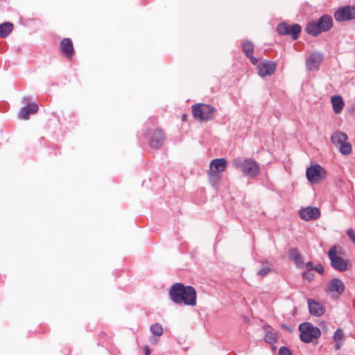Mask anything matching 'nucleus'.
Returning a JSON list of instances; mask_svg holds the SVG:
<instances>
[{
  "mask_svg": "<svg viewBox=\"0 0 355 355\" xmlns=\"http://www.w3.org/2000/svg\"><path fill=\"white\" fill-rule=\"evenodd\" d=\"M171 300L176 303H184L187 306L196 304V291L191 286H184L182 283L173 284L169 291Z\"/></svg>",
  "mask_w": 355,
  "mask_h": 355,
  "instance_id": "obj_1",
  "label": "nucleus"
},
{
  "mask_svg": "<svg viewBox=\"0 0 355 355\" xmlns=\"http://www.w3.org/2000/svg\"><path fill=\"white\" fill-rule=\"evenodd\" d=\"M347 135L342 132H335L332 134L331 137V140L332 143L335 145L341 144L347 140Z\"/></svg>",
  "mask_w": 355,
  "mask_h": 355,
  "instance_id": "obj_21",
  "label": "nucleus"
},
{
  "mask_svg": "<svg viewBox=\"0 0 355 355\" xmlns=\"http://www.w3.org/2000/svg\"><path fill=\"white\" fill-rule=\"evenodd\" d=\"M314 266H315L311 261H309L306 263V268L307 269V271L313 270Z\"/></svg>",
  "mask_w": 355,
  "mask_h": 355,
  "instance_id": "obj_33",
  "label": "nucleus"
},
{
  "mask_svg": "<svg viewBox=\"0 0 355 355\" xmlns=\"http://www.w3.org/2000/svg\"><path fill=\"white\" fill-rule=\"evenodd\" d=\"M247 58H248L250 59V62H251V63H252V64H257V62H258V59H257V58H254V57H253V55H250V56H247Z\"/></svg>",
  "mask_w": 355,
  "mask_h": 355,
  "instance_id": "obj_34",
  "label": "nucleus"
},
{
  "mask_svg": "<svg viewBox=\"0 0 355 355\" xmlns=\"http://www.w3.org/2000/svg\"><path fill=\"white\" fill-rule=\"evenodd\" d=\"M329 258L331 261V266L340 272L346 271L348 269L349 263L343 257L337 255L336 247L330 248L328 252Z\"/></svg>",
  "mask_w": 355,
  "mask_h": 355,
  "instance_id": "obj_6",
  "label": "nucleus"
},
{
  "mask_svg": "<svg viewBox=\"0 0 355 355\" xmlns=\"http://www.w3.org/2000/svg\"><path fill=\"white\" fill-rule=\"evenodd\" d=\"M151 351L148 347H144V355H150Z\"/></svg>",
  "mask_w": 355,
  "mask_h": 355,
  "instance_id": "obj_35",
  "label": "nucleus"
},
{
  "mask_svg": "<svg viewBox=\"0 0 355 355\" xmlns=\"http://www.w3.org/2000/svg\"><path fill=\"white\" fill-rule=\"evenodd\" d=\"M227 162L225 158H217L209 164V175L210 178H218V173L223 172L227 167Z\"/></svg>",
  "mask_w": 355,
  "mask_h": 355,
  "instance_id": "obj_10",
  "label": "nucleus"
},
{
  "mask_svg": "<svg viewBox=\"0 0 355 355\" xmlns=\"http://www.w3.org/2000/svg\"><path fill=\"white\" fill-rule=\"evenodd\" d=\"M340 152L344 155H348L352 153V144L349 142L345 141L340 144Z\"/></svg>",
  "mask_w": 355,
  "mask_h": 355,
  "instance_id": "obj_24",
  "label": "nucleus"
},
{
  "mask_svg": "<svg viewBox=\"0 0 355 355\" xmlns=\"http://www.w3.org/2000/svg\"><path fill=\"white\" fill-rule=\"evenodd\" d=\"M289 259L294 261L298 268H303L304 263L302 260V255L297 248H291L288 251Z\"/></svg>",
  "mask_w": 355,
  "mask_h": 355,
  "instance_id": "obj_19",
  "label": "nucleus"
},
{
  "mask_svg": "<svg viewBox=\"0 0 355 355\" xmlns=\"http://www.w3.org/2000/svg\"><path fill=\"white\" fill-rule=\"evenodd\" d=\"M341 342H336L335 349L338 350L340 348Z\"/></svg>",
  "mask_w": 355,
  "mask_h": 355,
  "instance_id": "obj_36",
  "label": "nucleus"
},
{
  "mask_svg": "<svg viewBox=\"0 0 355 355\" xmlns=\"http://www.w3.org/2000/svg\"><path fill=\"white\" fill-rule=\"evenodd\" d=\"M313 270L318 272L320 275H322L324 273V267L322 264L318 263L314 266Z\"/></svg>",
  "mask_w": 355,
  "mask_h": 355,
  "instance_id": "obj_32",
  "label": "nucleus"
},
{
  "mask_svg": "<svg viewBox=\"0 0 355 355\" xmlns=\"http://www.w3.org/2000/svg\"><path fill=\"white\" fill-rule=\"evenodd\" d=\"M345 288L343 282L338 278L332 279L328 285L329 291L336 292L339 295H341L345 291Z\"/></svg>",
  "mask_w": 355,
  "mask_h": 355,
  "instance_id": "obj_18",
  "label": "nucleus"
},
{
  "mask_svg": "<svg viewBox=\"0 0 355 355\" xmlns=\"http://www.w3.org/2000/svg\"><path fill=\"white\" fill-rule=\"evenodd\" d=\"M322 55L318 52L312 53L306 59V64L309 71L317 69L322 61Z\"/></svg>",
  "mask_w": 355,
  "mask_h": 355,
  "instance_id": "obj_13",
  "label": "nucleus"
},
{
  "mask_svg": "<svg viewBox=\"0 0 355 355\" xmlns=\"http://www.w3.org/2000/svg\"><path fill=\"white\" fill-rule=\"evenodd\" d=\"M232 166L236 169H241L243 175L250 178H255L260 173L258 163L253 159L246 158L242 159L240 157L232 160Z\"/></svg>",
  "mask_w": 355,
  "mask_h": 355,
  "instance_id": "obj_3",
  "label": "nucleus"
},
{
  "mask_svg": "<svg viewBox=\"0 0 355 355\" xmlns=\"http://www.w3.org/2000/svg\"><path fill=\"white\" fill-rule=\"evenodd\" d=\"M279 355H292V354L288 347L283 346L279 349Z\"/></svg>",
  "mask_w": 355,
  "mask_h": 355,
  "instance_id": "obj_28",
  "label": "nucleus"
},
{
  "mask_svg": "<svg viewBox=\"0 0 355 355\" xmlns=\"http://www.w3.org/2000/svg\"><path fill=\"white\" fill-rule=\"evenodd\" d=\"M331 103L333 106L334 111L336 114H339L343 109L344 107V101L341 96H334L331 97Z\"/></svg>",
  "mask_w": 355,
  "mask_h": 355,
  "instance_id": "obj_20",
  "label": "nucleus"
},
{
  "mask_svg": "<svg viewBox=\"0 0 355 355\" xmlns=\"http://www.w3.org/2000/svg\"><path fill=\"white\" fill-rule=\"evenodd\" d=\"M276 69V64L272 61L265 60L258 65L259 74L261 77L272 74Z\"/></svg>",
  "mask_w": 355,
  "mask_h": 355,
  "instance_id": "obj_12",
  "label": "nucleus"
},
{
  "mask_svg": "<svg viewBox=\"0 0 355 355\" xmlns=\"http://www.w3.org/2000/svg\"><path fill=\"white\" fill-rule=\"evenodd\" d=\"M334 18L337 21H345L355 18V8L346 6L338 8L334 12Z\"/></svg>",
  "mask_w": 355,
  "mask_h": 355,
  "instance_id": "obj_9",
  "label": "nucleus"
},
{
  "mask_svg": "<svg viewBox=\"0 0 355 355\" xmlns=\"http://www.w3.org/2000/svg\"><path fill=\"white\" fill-rule=\"evenodd\" d=\"M304 279H307L309 282H311L315 278V275L311 271H306L302 273Z\"/></svg>",
  "mask_w": 355,
  "mask_h": 355,
  "instance_id": "obj_27",
  "label": "nucleus"
},
{
  "mask_svg": "<svg viewBox=\"0 0 355 355\" xmlns=\"http://www.w3.org/2000/svg\"><path fill=\"white\" fill-rule=\"evenodd\" d=\"M306 175L311 183L316 184L325 178L326 172L320 165L315 164L306 168Z\"/></svg>",
  "mask_w": 355,
  "mask_h": 355,
  "instance_id": "obj_7",
  "label": "nucleus"
},
{
  "mask_svg": "<svg viewBox=\"0 0 355 355\" xmlns=\"http://www.w3.org/2000/svg\"><path fill=\"white\" fill-rule=\"evenodd\" d=\"M216 110L212 105L198 103L192 106L193 117L199 121H208L214 119Z\"/></svg>",
  "mask_w": 355,
  "mask_h": 355,
  "instance_id": "obj_4",
  "label": "nucleus"
},
{
  "mask_svg": "<svg viewBox=\"0 0 355 355\" xmlns=\"http://www.w3.org/2000/svg\"><path fill=\"white\" fill-rule=\"evenodd\" d=\"M333 26V19L329 15H323L318 20L309 22L305 31L312 36L316 37L322 32L329 31Z\"/></svg>",
  "mask_w": 355,
  "mask_h": 355,
  "instance_id": "obj_2",
  "label": "nucleus"
},
{
  "mask_svg": "<svg viewBox=\"0 0 355 355\" xmlns=\"http://www.w3.org/2000/svg\"><path fill=\"white\" fill-rule=\"evenodd\" d=\"M24 99V101H26V100H28V98L25 97Z\"/></svg>",
  "mask_w": 355,
  "mask_h": 355,
  "instance_id": "obj_37",
  "label": "nucleus"
},
{
  "mask_svg": "<svg viewBox=\"0 0 355 355\" xmlns=\"http://www.w3.org/2000/svg\"><path fill=\"white\" fill-rule=\"evenodd\" d=\"M308 306L309 313L312 315L320 316L324 313L323 306L318 302H316L312 299L308 300Z\"/></svg>",
  "mask_w": 355,
  "mask_h": 355,
  "instance_id": "obj_17",
  "label": "nucleus"
},
{
  "mask_svg": "<svg viewBox=\"0 0 355 355\" xmlns=\"http://www.w3.org/2000/svg\"><path fill=\"white\" fill-rule=\"evenodd\" d=\"M242 50L246 57L250 56V55L253 54L254 45L251 42L246 41L242 44Z\"/></svg>",
  "mask_w": 355,
  "mask_h": 355,
  "instance_id": "obj_23",
  "label": "nucleus"
},
{
  "mask_svg": "<svg viewBox=\"0 0 355 355\" xmlns=\"http://www.w3.org/2000/svg\"><path fill=\"white\" fill-rule=\"evenodd\" d=\"M164 141L165 135L164 132L161 130H156L151 136L149 144L150 147L158 149L164 144Z\"/></svg>",
  "mask_w": 355,
  "mask_h": 355,
  "instance_id": "obj_14",
  "label": "nucleus"
},
{
  "mask_svg": "<svg viewBox=\"0 0 355 355\" xmlns=\"http://www.w3.org/2000/svg\"><path fill=\"white\" fill-rule=\"evenodd\" d=\"M271 271V268L270 267H264L259 270L258 275L261 277H265Z\"/></svg>",
  "mask_w": 355,
  "mask_h": 355,
  "instance_id": "obj_29",
  "label": "nucleus"
},
{
  "mask_svg": "<svg viewBox=\"0 0 355 355\" xmlns=\"http://www.w3.org/2000/svg\"><path fill=\"white\" fill-rule=\"evenodd\" d=\"M346 234L349 239L355 244V232L352 228H349L347 230Z\"/></svg>",
  "mask_w": 355,
  "mask_h": 355,
  "instance_id": "obj_31",
  "label": "nucleus"
},
{
  "mask_svg": "<svg viewBox=\"0 0 355 355\" xmlns=\"http://www.w3.org/2000/svg\"><path fill=\"white\" fill-rule=\"evenodd\" d=\"M13 30V24L10 22H5L0 24V37L6 38Z\"/></svg>",
  "mask_w": 355,
  "mask_h": 355,
  "instance_id": "obj_22",
  "label": "nucleus"
},
{
  "mask_svg": "<svg viewBox=\"0 0 355 355\" xmlns=\"http://www.w3.org/2000/svg\"><path fill=\"white\" fill-rule=\"evenodd\" d=\"M60 49L68 59H71L74 54V49L70 38H64L60 43Z\"/></svg>",
  "mask_w": 355,
  "mask_h": 355,
  "instance_id": "obj_15",
  "label": "nucleus"
},
{
  "mask_svg": "<svg viewBox=\"0 0 355 355\" xmlns=\"http://www.w3.org/2000/svg\"><path fill=\"white\" fill-rule=\"evenodd\" d=\"M299 331L300 332V339L302 342L309 343L313 341L314 338H318L321 335L320 329L314 327L310 322H303L299 325Z\"/></svg>",
  "mask_w": 355,
  "mask_h": 355,
  "instance_id": "obj_5",
  "label": "nucleus"
},
{
  "mask_svg": "<svg viewBox=\"0 0 355 355\" xmlns=\"http://www.w3.org/2000/svg\"><path fill=\"white\" fill-rule=\"evenodd\" d=\"M299 215L302 219L308 221L318 218L320 215V211L317 207H307L300 209Z\"/></svg>",
  "mask_w": 355,
  "mask_h": 355,
  "instance_id": "obj_11",
  "label": "nucleus"
},
{
  "mask_svg": "<svg viewBox=\"0 0 355 355\" xmlns=\"http://www.w3.org/2000/svg\"><path fill=\"white\" fill-rule=\"evenodd\" d=\"M301 31L302 28L298 24L288 25L286 23H281L277 27V31L279 35H291L294 40L298 39Z\"/></svg>",
  "mask_w": 355,
  "mask_h": 355,
  "instance_id": "obj_8",
  "label": "nucleus"
},
{
  "mask_svg": "<svg viewBox=\"0 0 355 355\" xmlns=\"http://www.w3.org/2000/svg\"><path fill=\"white\" fill-rule=\"evenodd\" d=\"M265 340L268 343H272L276 341V337L273 334H267L265 337Z\"/></svg>",
  "mask_w": 355,
  "mask_h": 355,
  "instance_id": "obj_30",
  "label": "nucleus"
},
{
  "mask_svg": "<svg viewBox=\"0 0 355 355\" xmlns=\"http://www.w3.org/2000/svg\"><path fill=\"white\" fill-rule=\"evenodd\" d=\"M37 110L38 106L36 103H28L20 110L19 117L21 119H28L30 114L36 113Z\"/></svg>",
  "mask_w": 355,
  "mask_h": 355,
  "instance_id": "obj_16",
  "label": "nucleus"
},
{
  "mask_svg": "<svg viewBox=\"0 0 355 355\" xmlns=\"http://www.w3.org/2000/svg\"><path fill=\"white\" fill-rule=\"evenodd\" d=\"M150 331L155 336H160L163 334V329L159 323H155L150 327Z\"/></svg>",
  "mask_w": 355,
  "mask_h": 355,
  "instance_id": "obj_25",
  "label": "nucleus"
},
{
  "mask_svg": "<svg viewBox=\"0 0 355 355\" xmlns=\"http://www.w3.org/2000/svg\"><path fill=\"white\" fill-rule=\"evenodd\" d=\"M344 334L342 329H338L334 334V339L336 342H341L343 339Z\"/></svg>",
  "mask_w": 355,
  "mask_h": 355,
  "instance_id": "obj_26",
  "label": "nucleus"
}]
</instances>
